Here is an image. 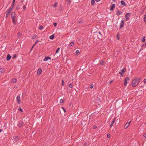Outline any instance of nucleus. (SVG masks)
<instances>
[{"instance_id": "12", "label": "nucleus", "mask_w": 146, "mask_h": 146, "mask_svg": "<svg viewBox=\"0 0 146 146\" xmlns=\"http://www.w3.org/2000/svg\"><path fill=\"white\" fill-rule=\"evenodd\" d=\"M115 7V4H113L112 5L111 7L110 8V10L111 11H113V9Z\"/></svg>"}, {"instance_id": "34", "label": "nucleus", "mask_w": 146, "mask_h": 146, "mask_svg": "<svg viewBox=\"0 0 146 146\" xmlns=\"http://www.w3.org/2000/svg\"><path fill=\"white\" fill-rule=\"evenodd\" d=\"M125 19L124 21H127V20H128L129 19V17H125Z\"/></svg>"}, {"instance_id": "17", "label": "nucleus", "mask_w": 146, "mask_h": 146, "mask_svg": "<svg viewBox=\"0 0 146 146\" xmlns=\"http://www.w3.org/2000/svg\"><path fill=\"white\" fill-rule=\"evenodd\" d=\"M122 12L120 11H119V10H118L117 11V12H116V14L117 15H121L122 14Z\"/></svg>"}, {"instance_id": "10", "label": "nucleus", "mask_w": 146, "mask_h": 146, "mask_svg": "<svg viewBox=\"0 0 146 146\" xmlns=\"http://www.w3.org/2000/svg\"><path fill=\"white\" fill-rule=\"evenodd\" d=\"M12 11V8H9L7 10V11L6 12V13H10Z\"/></svg>"}, {"instance_id": "13", "label": "nucleus", "mask_w": 146, "mask_h": 146, "mask_svg": "<svg viewBox=\"0 0 146 146\" xmlns=\"http://www.w3.org/2000/svg\"><path fill=\"white\" fill-rule=\"evenodd\" d=\"M105 62L103 60H101V61L100 62V64L101 65H105Z\"/></svg>"}, {"instance_id": "25", "label": "nucleus", "mask_w": 146, "mask_h": 146, "mask_svg": "<svg viewBox=\"0 0 146 146\" xmlns=\"http://www.w3.org/2000/svg\"><path fill=\"white\" fill-rule=\"evenodd\" d=\"M98 36L99 39H102V35L101 34H100L99 35H98Z\"/></svg>"}, {"instance_id": "54", "label": "nucleus", "mask_w": 146, "mask_h": 146, "mask_svg": "<svg viewBox=\"0 0 146 146\" xmlns=\"http://www.w3.org/2000/svg\"><path fill=\"white\" fill-rule=\"evenodd\" d=\"M143 137L145 138L146 137V133H145L143 135Z\"/></svg>"}, {"instance_id": "21", "label": "nucleus", "mask_w": 146, "mask_h": 146, "mask_svg": "<svg viewBox=\"0 0 146 146\" xmlns=\"http://www.w3.org/2000/svg\"><path fill=\"white\" fill-rule=\"evenodd\" d=\"M12 21L14 23V24H16V23L15 21V18H12Z\"/></svg>"}, {"instance_id": "41", "label": "nucleus", "mask_w": 146, "mask_h": 146, "mask_svg": "<svg viewBox=\"0 0 146 146\" xmlns=\"http://www.w3.org/2000/svg\"><path fill=\"white\" fill-rule=\"evenodd\" d=\"M62 109H63V110H64V112H66V110L65 109L64 107H62Z\"/></svg>"}, {"instance_id": "6", "label": "nucleus", "mask_w": 146, "mask_h": 146, "mask_svg": "<svg viewBox=\"0 0 146 146\" xmlns=\"http://www.w3.org/2000/svg\"><path fill=\"white\" fill-rule=\"evenodd\" d=\"M11 58V56L10 55V54H8L7 55L6 57V60H9Z\"/></svg>"}, {"instance_id": "26", "label": "nucleus", "mask_w": 146, "mask_h": 146, "mask_svg": "<svg viewBox=\"0 0 146 146\" xmlns=\"http://www.w3.org/2000/svg\"><path fill=\"white\" fill-rule=\"evenodd\" d=\"M126 69L125 68H123L121 70V72L123 73H124L125 72V71H126Z\"/></svg>"}, {"instance_id": "52", "label": "nucleus", "mask_w": 146, "mask_h": 146, "mask_svg": "<svg viewBox=\"0 0 146 146\" xmlns=\"http://www.w3.org/2000/svg\"><path fill=\"white\" fill-rule=\"evenodd\" d=\"M143 82L145 83H146V78L144 79V80H143Z\"/></svg>"}, {"instance_id": "16", "label": "nucleus", "mask_w": 146, "mask_h": 146, "mask_svg": "<svg viewBox=\"0 0 146 146\" xmlns=\"http://www.w3.org/2000/svg\"><path fill=\"white\" fill-rule=\"evenodd\" d=\"M116 118H115L113 120V121H112V122L110 124V127H111L112 126L113 124L115 122V121L116 120Z\"/></svg>"}, {"instance_id": "20", "label": "nucleus", "mask_w": 146, "mask_h": 146, "mask_svg": "<svg viewBox=\"0 0 146 146\" xmlns=\"http://www.w3.org/2000/svg\"><path fill=\"white\" fill-rule=\"evenodd\" d=\"M54 34H53L52 35L50 36H49V38L50 39L52 40V39H53L54 38Z\"/></svg>"}, {"instance_id": "8", "label": "nucleus", "mask_w": 146, "mask_h": 146, "mask_svg": "<svg viewBox=\"0 0 146 146\" xmlns=\"http://www.w3.org/2000/svg\"><path fill=\"white\" fill-rule=\"evenodd\" d=\"M121 4L124 6H126L127 5L124 1L122 0L121 1Z\"/></svg>"}, {"instance_id": "33", "label": "nucleus", "mask_w": 146, "mask_h": 146, "mask_svg": "<svg viewBox=\"0 0 146 146\" xmlns=\"http://www.w3.org/2000/svg\"><path fill=\"white\" fill-rule=\"evenodd\" d=\"M43 29V26L42 25H40L39 28L40 30H42Z\"/></svg>"}, {"instance_id": "32", "label": "nucleus", "mask_w": 146, "mask_h": 146, "mask_svg": "<svg viewBox=\"0 0 146 146\" xmlns=\"http://www.w3.org/2000/svg\"><path fill=\"white\" fill-rule=\"evenodd\" d=\"M74 44V42H72L70 43V46H72Z\"/></svg>"}, {"instance_id": "48", "label": "nucleus", "mask_w": 146, "mask_h": 146, "mask_svg": "<svg viewBox=\"0 0 146 146\" xmlns=\"http://www.w3.org/2000/svg\"><path fill=\"white\" fill-rule=\"evenodd\" d=\"M21 34L20 33H19L18 34V37H20V36H21Z\"/></svg>"}, {"instance_id": "23", "label": "nucleus", "mask_w": 146, "mask_h": 146, "mask_svg": "<svg viewBox=\"0 0 146 146\" xmlns=\"http://www.w3.org/2000/svg\"><path fill=\"white\" fill-rule=\"evenodd\" d=\"M129 126V125L127 123H126L124 127V128L125 129L127 128Z\"/></svg>"}, {"instance_id": "7", "label": "nucleus", "mask_w": 146, "mask_h": 146, "mask_svg": "<svg viewBox=\"0 0 146 146\" xmlns=\"http://www.w3.org/2000/svg\"><path fill=\"white\" fill-rule=\"evenodd\" d=\"M42 69L40 68H39L37 70V74H38L39 75L42 72Z\"/></svg>"}, {"instance_id": "38", "label": "nucleus", "mask_w": 146, "mask_h": 146, "mask_svg": "<svg viewBox=\"0 0 146 146\" xmlns=\"http://www.w3.org/2000/svg\"><path fill=\"white\" fill-rule=\"evenodd\" d=\"M64 102V100H62V99H61V100H60V104H61L62 103Z\"/></svg>"}, {"instance_id": "2", "label": "nucleus", "mask_w": 146, "mask_h": 146, "mask_svg": "<svg viewBox=\"0 0 146 146\" xmlns=\"http://www.w3.org/2000/svg\"><path fill=\"white\" fill-rule=\"evenodd\" d=\"M124 21L123 20H121V22L120 24V27H119V29H121L123 27L124 25Z\"/></svg>"}, {"instance_id": "43", "label": "nucleus", "mask_w": 146, "mask_h": 146, "mask_svg": "<svg viewBox=\"0 0 146 146\" xmlns=\"http://www.w3.org/2000/svg\"><path fill=\"white\" fill-rule=\"evenodd\" d=\"M16 8L17 10L19 9H20L19 6L17 5L16 7Z\"/></svg>"}, {"instance_id": "58", "label": "nucleus", "mask_w": 146, "mask_h": 146, "mask_svg": "<svg viewBox=\"0 0 146 146\" xmlns=\"http://www.w3.org/2000/svg\"><path fill=\"white\" fill-rule=\"evenodd\" d=\"M12 3H15V0H13Z\"/></svg>"}, {"instance_id": "60", "label": "nucleus", "mask_w": 146, "mask_h": 146, "mask_svg": "<svg viewBox=\"0 0 146 146\" xmlns=\"http://www.w3.org/2000/svg\"><path fill=\"white\" fill-rule=\"evenodd\" d=\"M131 122V121H130L129 122H127V123L128 124H129V125Z\"/></svg>"}, {"instance_id": "30", "label": "nucleus", "mask_w": 146, "mask_h": 146, "mask_svg": "<svg viewBox=\"0 0 146 146\" xmlns=\"http://www.w3.org/2000/svg\"><path fill=\"white\" fill-rule=\"evenodd\" d=\"M69 86L70 88H72L73 87V84L71 83L69 85Z\"/></svg>"}, {"instance_id": "44", "label": "nucleus", "mask_w": 146, "mask_h": 146, "mask_svg": "<svg viewBox=\"0 0 146 146\" xmlns=\"http://www.w3.org/2000/svg\"><path fill=\"white\" fill-rule=\"evenodd\" d=\"M119 35V33H118L117 34V38L118 40L119 39V37H118V36Z\"/></svg>"}, {"instance_id": "37", "label": "nucleus", "mask_w": 146, "mask_h": 146, "mask_svg": "<svg viewBox=\"0 0 146 146\" xmlns=\"http://www.w3.org/2000/svg\"><path fill=\"white\" fill-rule=\"evenodd\" d=\"M64 84V81L63 80H62V84L61 85L62 86H63Z\"/></svg>"}, {"instance_id": "28", "label": "nucleus", "mask_w": 146, "mask_h": 146, "mask_svg": "<svg viewBox=\"0 0 146 146\" xmlns=\"http://www.w3.org/2000/svg\"><path fill=\"white\" fill-rule=\"evenodd\" d=\"M6 15V18H7L8 17L10 16V13H7Z\"/></svg>"}, {"instance_id": "35", "label": "nucleus", "mask_w": 146, "mask_h": 146, "mask_svg": "<svg viewBox=\"0 0 146 146\" xmlns=\"http://www.w3.org/2000/svg\"><path fill=\"white\" fill-rule=\"evenodd\" d=\"M15 3H13L12 5H11V7L10 8H12V9H13V8H14V5H15Z\"/></svg>"}, {"instance_id": "46", "label": "nucleus", "mask_w": 146, "mask_h": 146, "mask_svg": "<svg viewBox=\"0 0 146 146\" xmlns=\"http://www.w3.org/2000/svg\"><path fill=\"white\" fill-rule=\"evenodd\" d=\"M119 74L121 75V77L123 76V74H122V73L121 72H119Z\"/></svg>"}, {"instance_id": "29", "label": "nucleus", "mask_w": 146, "mask_h": 146, "mask_svg": "<svg viewBox=\"0 0 146 146\" xmlns=\"http://www.w3.org/2000/svg\"><path fill=\"white\" fill-rule=\"evenodd\" d=\"M60 49V48L59 47L58 48H57L56 50V53H55V54H56L57 53H58V52L59 51V50Z\"/></svg>"}, {"instance_id": "4", "label": "nucleus", "mask_w": 146, "mask_h": 146, "mask_svg": "<svg viewBox=\"0 0 146 146\" xmlns=\"http://www.w3.org/2000/svg\"><path fill=\"white\" fill-rule=\"evenodd\" d=\"M81 122V125H84V126H85L87 123L86 121L83 120H82Z\"/></svg>"}, {"instance_id": "61", "label": "nucleus", "mask_w": 146, "mask_h": 146, "mask_svg": "<svg viewBox=\"0 0 146 146\" xmlns=\"http://www.w3.org/2000/svg\"><path fill=\"white\" fill-rule=\"evenodd\" d=\"M100 0H96V1L97 2H99L100 1Z\"/></svg>"}, {"instance_id": "56", "label": "nucleus", "mask_w": 146, "mask_h": 146, "mask_svg": "<svg viewBox=\"0 0 146 146\" xmlns=\"http://www.w3.org/2000/svg\"><path fill=\"white\" fill-rule=\"evenodd\" d=\"M38 42V40H36V42H35V44H36Z\"/></svg>"}, {"instance_id": "15", "label": "nucleus", "mask_w": 146, "mask_h": 146, "mask_svg": "<svg viewBox=\"0 0 146 146\" xmlns=\"http://www.w3.org/2000/svg\"><path fill=\"white\" fill-rule=\"evenodd\" d=\"M19 136H17L14 139V141L16 142L18 141H19Z\"/></svg>"}, {"instance_id": "36", "label": "nucleus", "mask_w": 146, "mask_h": 146, "mask_svg": "<svg viewBox=\"0 0 146 146\" xmlns=\"http://www.w3.org/2000/svg\"><path fill=\"white\" fill-rule=\"evenodd\" d=\"M36 35H34V36H32V38L33 39H34L36 37Z\"/></svg>"}, {"instance_id": "3", "label": "nucleus", "mask_w": 146, "mask_h": 146, "mask_svg": "<svg viewBox=\"0 0 146 146\" xmlns=\"http://www.w3.org/2000/svg\"><path fill=\"white\" fill-rule=\"evenodd\" d=\"M129 80V79L128 77H127V78H126L125 80H124V85L125 86L127 84V80Z\"/></svg>"}, {"instance_id": "39", "label": "nucleus", "mask_w": 146, "mask_h": 146, "mask_svg": "<svg viewBox=\"0 0 146 146\" xmlns=\"http://www.w3.org/2000/svg\"><path fill=\"white\" fill-rule=\"evenodd\" d=\"M78 22L79 23L82 24V23H83V21L81 20L80 21H78Z\"/></svg>"}, {"instance_id": "31", "label": "nucleus", "mask_w": 146, "mask_h": 146, "mask_svg": "<svg viewBox=\"0 0 146 146\" xmlns=\"http://www.w3.org/2000/svg\"><path fill=\"white\" fill-rule=\"evenodd\" d=\"M18 110H19V111H20L21 112H23V110L21 108V107H19V108Z\"/></svg>"}, {"instance_id": "1", "label": "nucleus", "mask_w": 146, "mask_h": 146, "mask_svg": "<svg viewBox=\"0 0 146 146\" xmlns=\"http://www.w3.org/2000/svg\"><path fill=\"white\" fill-rule=\"evenodd\" d=\"M141 79V78H134L132 82V86L136 87L140 82Z\"/></svg>"}, {"instance_id": "64", "label": "nucleus", "mask_w": 146, "mask_h": 146, "mask_svg": "<svg viewBox=\"0 0 146 146\" xmlns=\"http://www.w3.org/2000/svg\"><path fill=\"white\" fill-rule=\"evenodd\" d=\"M36 44H35V43L33 45V46H34Z\"/></svg>"}, {"instance_id": "5", "label": "nucleus", "mask_w": 146, "mask_h": 146, "mask_svg": "<svg viewBox=\"0 0 146 146\" xmlns=\"http://www.w3.org/2000/svg\"><path fill=\"white\" fill-rule=\"evenodd\" d=\"M17 102L19 104L20 103V96H18L17 97Z\"/></svg>"}, {"instance_id": "42", "label": "nucleus", "mask_w": 146, "mask_h": 146, "mask_svg": "<svg viewBox=\"0 0 146 146\" xmlns=\"http://www.w3.org/2000/svg\"><path fill=\"white\" fill-rule=\"evenodd\" d=\"M94 86V85L93 84H92L90 85V88H93Z\"/></svg>"}, {"instance_id": "50", "label": "nucleus", "mask_w": 146, "mask_h": 146, "mask_svg": "<svg viewBox=\"0 0 146 146\" xmlns=\"http://www.w3.org/2000/svg\"><path fill=\"white\" fill-rule=\"evenodd\" d=\"M57 6V3H56L54 4V5H53V6L54 7H56Z\"/></svg>"}, {"instance_id": "51", "label": "nucleus", "mask_w": 146, "mask_h": 146, "mask_svg": "<svg viewBox=\"0 0 146 146\" xmlns=\"http://www.w3.org/2000/svg\"><path fill=\"white\" fill-rule=\"evenodd\" d=\"M53 25L55 27H56V26L57 24L56 23H54Z\"/></svg>"}, {"instance_id": "40", "label": "nucleus", "mask_w": 146, "mask_h": 146, "mask_svg": "<svg viewBox=\"0 0 146 146\" xmlns=\"http://www.w3.org/2000/svg\"><path fill=\"white\" fill-rule=\"evenodd\" d=\"M80 53L79 50H76V53L77 54H78L79 53Z\"/></svg>"}, {"instance_id": "62", "label": "nucleus", "mask_w": 146, "mask_h": 146, "mask_svg": "<svg viewBox=\"0 0 146 146\" xmlns=\"http://www.w3.org/2000/svg\"><path fill=\"white\" fill-rule=\"evenodd\" d=\"M34 47V46H33V45L31 49V50H32L33 49V48Z\"/></svg>"}, {"instance_id": "24", "label": "nucleus", "mask_w": 146, "mask_h": 146, "mask_svg": "<svg viewBox=\"0 0 146 146\" xmlns=\"http://www.w3.org/2000/svg\"><path fill=\"white\" fill-rule=\"evenodd\" d=\"M95 3V1L94 0H92L91 1V5H94Z\"/></svg>"}, {"instance_id": "27", "label": "nucleus", "mask_w": 146, "mask_h": 146, "mask_svg": "<svg viewBox=\"0 0 146 146\" xmlns=\"http://www.w3.org/2000/svg\"><path fill=\"white\" fill-rule=\"evenodd\" d=\"M145 37L144 36H143V38L142 40V41L143 42H144L145 41Z\"/></svg>"}, {"instance_id": "22", "label": "nucleus", "mask_w": 146, "mask_h": 146, "mask_svg": "<svg viewBox=\"0 0 146 146\" xmlns=\"http://www.w3.org/2000/svg\"><path fill=\"white\" fill-rule=\"evenodd\" d=\"M131 13H127L125 15V17H128V16H129L130 15H131Z\"/></svg>"}, {"instance_id": "63", "label": "nucleus", "mask_w": 146, "mask_h": 146, "mask_svg": "<svg viewBox=\"0 0 146 146\" xmlns=\"http://www.w3.org/2000/svg\"><path fill=\"white\" fill-rule=\"evenodd\" d=\"M2 131V130L1 129H0V132H1Z\"/></svg>"}, {"instance_id": "47", "label": "nucleus", "mask_w": 146, "mask_h": 146, "mask_svg": "<svg viewBox=\"0 0 146 146\" xmlns=\"http://www.w3.org/2000/svg\"><path fill=\"white\" fill-rule=\"evenodd\" d=\"M107 137L108 138H109L110 137V134H107Z\"/></svg>"}, {"instance_id": "11", "label": "nucleus", "mask_w": 146, "mask_h": 146, "mask_svg": "<svg viewBox=\"0 0 146 146\" xmlns=\"http://www.w3.org/2000/svg\"><path fill=\"white\" fill-rule=\"evenodd\" d=\"M15 13L14 12H13L11 13V17L15 18Z\"/></svg>"}, {"instance_id": "49", "label": "nucleus", "mask_w": 146, "mask_h": 146, "mask_svg": "<svg viewBox=\"0 0 146 146\" xmlns=\"http://www.w3.org/2000/svg\"><path fill=\"white\" fill-rule=\"evenodd\" d=\"M146 17V14L145 15H144V18H143L144 21H145V19Z\"/></svg>"}, {"instance_id": "45", "label": "nucleus", "mask_w": 146, "mask_h": 146, "mask_svg": "<svg viewBox=\"0 0 146 146\" xmlns=\"http://www.w3.org/2000/svg\"><path fill=\"white\" fill-rule=\"evenodd\" d=\"M16 56V55L15 54L13 55V56L12 58L13 59L15 58Z\"/></svg>"}, {"instance_id": "18", "label": "nucleus", "mask_w": 146, "mask_h": 146, "mask_svg": "<svg viewBox=\"0 0 146 146\" xmlns=\"http://www.w3.org/2000/svg\"><path fill=\"white\" fill-rule=\"evenodd\" d=\"M17 81V80L15 78L11 80V82L13 83H15Z\"/></svg>"}, {"instance_id": "57", "label": "nucleus", "mask_w": 146, "mask_h": 146, "mask_svg": "<svg viewBox=\"0 0 146 146\" xmlns=\"http://www.w3.org/2000/svg\"><path fill=\"white\" fill-rule=\"evenodd\" d=\"M26 6L25 5H24L23 6V9H26Z\"/></svg>"}, {"instance_id": "59", "label": "nucleus", "mask_w": 146, "mask_h": 146, "mask_svg": "<svg viewBox=\"0 0 146 146\" xmlns=\"http://www.w3.org/2000/svg\"><path fill=\"white\" fill-rule=\"evenodd\" d=\"M67 1H69V4H70L71 3L70 0H67Z\"/></svg>"}, {"instance_id": "55", "label": "nucleus", "mask_w": 146, "mask_h": 146, "mask_svg": "<svg viewBox=\"0 0 146 146\" xmlns=\"http://www.w3.org/2000/svg\"><path fill=\"white\" fill-rule=\"evenodd\" d=\"M113 80H111L110 82V84H111L113 82Z\"/></svg>"}, {"instance_id": "53", "label": "nucleus", "mask_w": 146, "mask_h": 146, "mask_svg": "<svg viewBox=\"0 0 146 146\" xmlns=\"http://www.w3.org/2000/svg\"><path fill=\"white\" fill-rule=\"evenodd\" d=\"M97 126L96 125H94L93 126V128L94 129H95L97 128Z\"/></svg>"}, {"instance_id": "19", "label": "nucleus", "mask_w": 146, "mask_h": 146, "mask_svg": "<svg viewBox=\"0 0 146 146\" xmlns=\"http://www.w3.org/2000/svg\"><path fill=\"white\" fill-rule=\"evenodd\" d=\"M23 123H20L18 124L17 125L18 127H21L23 126Z\"/></svg>"}, {"instance_id": "9", "label": "nucleus", "mask_w": 146, "mask_h": 146, "mask_svg": "<svg viewBox=\"0 0 146 146\" xmlns=\"http://www.w3.org/2000/svg\"><path fill=\"white\" fill-rule=\"evenodd\" d=\"M5 71V70L4 68H1L0 69V72L2 73H4Z\"/></svg>"}, {"instance_id": "14", "label": "nucleus", "mask_w": 146, "mask_h": 146, "mask_svg": "<svg viewBox=\"0 0 146 146\" xmlns=\"http://www.w3.org/2000/svg\"><path fill=\"white\" fill-rule=\"evenodd\" d=\"M51 59L50 57H46L43 60L44 61H46L48 60V59Z\"/></svg>"}]
</instances>
